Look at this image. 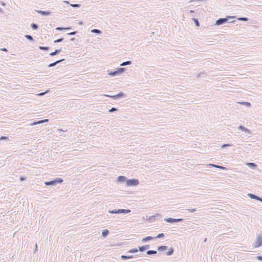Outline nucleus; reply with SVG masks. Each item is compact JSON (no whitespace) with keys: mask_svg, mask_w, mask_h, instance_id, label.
Here are the masks:
<instances>
[{"mask_svg":"<svg viewBox=\"0 0 262 262\" xmlns=\"http://www.w3.org/2000/svg\"><path fill=\"white\" fill-rule=\"evenodd\" d=\"M25 180H26V177H25L21 176V177L19 178V180H20V181H21V182H23V181H25Z\"/></svg>","mask_w":262,"mask_h":262,"instance_id":"nucleus-44","label":"nucleus"},{"mask_svg":"<svg viewBox=\"0 0 262 262\" xmlns=\"http://www.w3.org/2000/svg\"><path fill=\"white\" fill-rule=\"evenodd\" d=\"M31 27L32 29L34 30H37L38 28V25L35 23H32L31 24Z\"/></svg>","mask_w":262,"mask_h":262,"instance_id":"nucleus-29","label":"nucleus"},{"mask_svg":"<svg viewBox=\"0 0 262 262\" xmlns=\"http://www.w3.org/2000/svg\"><path fill=\"white\" fill-rule=\"evenodd\" d=\"M126 70V69L124 68H119L116 69V70L114 71H111L108 73V75L112 77L116 76L119 75L122 73H123Z\"/></svg>","mask_w":262,"mask_h":262,"instance_id":"nucleus-3","label":"nucleus"},{"mask_svg":"<svg viewBox=\"0 0 262 262\" xmlns=\"http://www.w3.org/2000/svg\"><path fill=\"white\" fill-rule=\"evenodd\" d=\"M207 241V238H205L204 239V242H206Z\"/></svg>","mask_w":262,"mask_h":262,"instance_id":"nucleus-58","label":"nucleus"},{"mask_svg":"<svg viewBox=\"0 0 262 262\" xmlns=\"http://www.w3.org/2000/svg\"><path fill=\"white\" fill-rule=\"evenodd\" d=\"M192 19L194 22L195 25L196 27L200 26V23L198 18H192Z\"/></svg>","mask_w":262,"mask_h":262,"instance_id":"nucleus-28","label":"nucleus"},{"mask_svg":"<svg viewBox=\"0 0 262 262\" xmlns=\"http://www.w3.org/2000/svg\"><path fill=\"white\" fill-rule=\"evenodd\" d=\"M63 180L60 178H57L53 180L50 181H45V184L46 186H53L56 185L57 184H61Z\"/></svg>","mask_w":262,"mask_h":262,"instance_id":"nucleus-2","label":"nucleus"},{"mask_svg":"<svg viewBox=\"0 0 262 262\" xmlns=\"http://www.w3.org/2000/svg\"><path fill=\"white\" fill-rule=\"evenodd\" d=\"M173 252H174L173 248L172 247H170V248H169L168 251L166 252V254L168 256H170V255H172L173 254Z\"/></svg>","mask_w":262,"mask_h":262,"instance_id":"nucleus-21","label":"nucleus"},{"mask_svg":"<svg viewBox=\"0 0 262 262\" xmlns=\"http://www.w3.org/2000/svg\"><path fill=\"white\" fill-rule=\"evenodd\" d=\"M139 250V248L137 249V248H134L133 249H132L127 251V253H137Z\"/></svg>","mask_w":262,"mask_h":262,"instance_id":"nucleus-25","label":"nucleus"},{"mask_svg":"<svg viewBox=\"0 0 262 262\" xmlns=\"http://www.w3.org/2000/svg\"><path fill=\"white\" fill-rule=\"evenodd\" d=\"M164 221L169 223H176V219L172 218V217H168L164 219Z\"/></svg>","mask_w":262,"mask_h":262,"instance_id":"nucleus-15","label":"nucleus"},{"mask_svg":"<svg viewBox=\"0 0 262 262\" xmlns=\"http://www.w3.org/2000/svg\"><path fill=\"white\" fill-rule=\"evenodd\" d=\"M38 48L40 50H43V51H48L50 49V47H49L39 46Z\"/></svg>","mask_w":262,"mask_h":262,"instance_id":"nucleus-27","label":"nucleus"},{"mask_svg":"<svg viewBox=\"0 0 262 262\" xmlns=\"http://www.w3.org/2000/svg\"><path fill=\"white\" fill-rule=\"evenodd\" d=\"M194 13V11L193 10H189L188 12V13Z\"/></svg>","mask_w":262,"mask_h":262,"instance_id":"nucleus-53","label":"nucleus"},{"mask_svg":"<svg viewBox=\"0 0 262 262\" xmlns=\"http://www.w3.org/2000/svg\"><path fill=\"white\" fill-rule=\"evenodd\" d=\"M82 24H83V21H80V22L79 23V25H82Z\"/></svg>","mask_w":262,"mask_h":262,"instance_id":"nucleus-57","label":"nucleus"},{"mask_svg":"<svg viewBox=\"0 0 262 262\" xmlns=\"http://www.w3.org/2000/svg\"><path fill=\"white\" fill-rule=\"evenodd\" d=\"M232 145V144H223L221 147L222 148H225L226 147H228V146H231Z\"/></svg>","mask_w":262,"mask_h":262,"instance_id":"nucleus-39","label":"nucleus"},{"mask_svg":"<svg viewBox=\"0 0 262 262\" xmlns=\"http://www.w3.org/2000/svg\"><path fill=\"white\" fill-rule=\"evenodd\" d=\"M43 121L42 120H40L36 122H34V123H32V125H36V124H40L41 123H43Z\"/></svg>","mask_w":262,"mask_h":262,"instance_id":"nucleus-32","label":"nucleus"},{"mask_svg":"<svg viewBox=\"0 0 262 262\" xmlns=\"http://www.w3.org/2000/svg\"><path fill=\"white\" fill-rule=\"evenodd\" d=\"M154 238V237L150 236H146L142 238V242L143 243H145V242H148L149 241H151V239H153Z\"/></svg>","mask_w":262,"mask_h":262,"instance_id":"nucleus-19","label":"nucleus"},{"mask_svg":"<svg viewBox=\"0 0 262 262\" xmlns=\"http://www.w3.org/2000/svg\"><path fill=\"white\" fill-rule=\"evenodd\" d=\"M64 40V38L63 37H61V38H60L57 40H55L54 41V43H58V42H60L61 41H62L63 40Z\"/></svg>","mask_w":262,"mask_h":262,"instance_id":"nucleus-33","label":"nucleus"},{"mask_svg":"<svg viewBox=\"0 0 262 262\" xmlns=\"http://www.w3.org/2000/svg\"><path fill=\"white\" fill-rule=\"evenodd\" d=\"M183 221V219H176V223H179L182 222Z\"/></svg>","mask_w":262,"mask_h":262,"instance_id":"nucleus-47","label":"nucleus"},{"mask_svg":"<svg viewBox=\"0 0 262 262\" xmlns=\"http://www.w3.org/2000/svg\"><path fill=\"white\" fill-rule=\"evenodd\" d=\"M0 11H1V8H0Z\"/></svg>","mask_w":262,"mask_h":262,"instance_id":"nucleus-59","label":"nucleus"},{"mask_svg":"<svg viewBox=\"0 0 262 262\" xmlns=\"http://www.w3.org/2000/svg\"><path fill=\"white\" fill-rule=\"evenodd\" d=\"M1 50L5 51V52H7L8 51V50L6 48L1 49Z\"/></svg>","mask_w":262,"mask_h":262,"instance_id":"nucleus-51","label":"nucleus"},{"mask_svg":"<svg viewBox=\"0 0 262 262\" xmlns=\"http://www.w3.org/2000/svg\"><path fill=\"white\" fill-rule=\"evenodd\" d=\"M164 236V234L162 233H159L158 234V235L156 237V238H162Z\"/></svg>","mask_w":262,"mask_h":262,"instance_id":"nucleus-38","label":"nucleus"},{"mask_svg":"<svg viewBox=\"0 0 262 262\" xmlns=\"http://www.w3.org/2000/svg\"><path fill=\"white\" fill-rule=\"evenodd\" d=\"M239 103L241 104L244 105L247 107H249L251 106V103L250 102H239Z\"/></svg>","mask_w":262,"mask_h":262,"instance_id":"nucleus-26","label":"nucleus"},{"mask_svg":"<svg viewBox=\"0 0 262 262\" xmlns=\"http://www.w3.org/2000/svg\"><path fill=\"white\" fill-rule=\"evenodd\" d=\"M0 3H1V5L3 6H6V4L4 2H3V1H1Z\"/></svg>","mask_w":262,"mask_h":262,"instance_id":"nucleus-50","label":"nucleus"},{"mask_svg":"<svg viewBox=\"0 0 262 262\" xmlns=\"http://www.w3.org/2000/svg\"><path fill=\"white\" fill-rule=\"evenodd\" d=\"M217 165H215V164H209V166L210 167H215V168H216V167H217Z\"/></svg>","mask_w":262,"mask_h":262,"instance_id":"nucleus-46","label":"nucleus"},{"mask_svg":"<svg viewBox=\"0 0 262 262\" xmlns=\"http://www.w3.org/2000/svg\"><path fill=\"white\" fill-rule=\"evenodd\" d=\"M91 32L95 33L96 34H100L101 33V31L100 30L97 29H94L91 30Z\"/></svg>","mask_w":262,"mask_h":262,"instance_id":"nucleus-31","label":"nucleus"},{"mask_svg":"<svg viewBox=\"0 0 262 262\" xmlns=\"http://www.w3.org/2000/svg\"><path fill=\"white\" fill-rule=\"evenodd\" d=\"M138 248H139V250L140 252H144L145 250L148 249L150 248V246L149 245H144V246H139Z\"/></svg>","mask_w":262,"mask_h":262,"instance_id":"nucleus-13","label":"nucleus"},{"mask_svg":"<svg viewBox=\"0 0 262 262\" xmlns=\"http://www.w3.org/2000/svg\"><path fill=\"white\" fill-rule=\"evenodd\" d=\"M9 137L7 136H2L0 138V140H8Z\"/></svg>","mask_w":262,"mask_h":262,"instance_id":"nucleus-35","label":"nucleus"},{"mask_svg":"<svg viewBox=\"0 0 262 262\" xmlns=\"http://www.w3.org/2000/svg\"><path fill=\"white\" fill-rule=\"evenodd\" d=\"M109 234V231L107 229H104L102 231V236L105 238Z\"/></svg>","mask_w":262,"mask_h":262,"instance_id":"nucleus-22","label":"nucleus"},{"mask_svg":"<svg viewBox=\"0 0 262 262\" xmlns=\"http://www.w3.org/2000/svg\"><path fill=\"white\" fill-rule=\"evenodd\" d=\"M262 246V234H259L256 237V241L255 243L254 247L258 248Z\"/></svg>","mask_w":262,"mask_h":262,"instance_id":"nucleus-6","label":"nucleus"},{"mask_svg":"<svg viewBox=\"0 0 262 262\" xmlns=\"http://www.w3.org/2000/svg\"><path fill=\"white\" fill-rule=\"evenodd\" d=\"M49 90H47V91H46L45 92H42V93H40L38 94L39 96H43L45 94H47V93L49 92Z\"/></svg>","mask_w":262,"mask_h":262,"instance_id":"nucleus-43","label":"nucleus"},{"mask_svg":"<svg viewBox=\"0 0 262 262\" xmlns=\"http://www.w3.org/2000/svg\"><path fill=\"white\" fill-rule=\"evenodd\" d=\"M36 12L37 13L40 14L43 16H49L51 13V12L50 11L37 10Z\"/></svg>","mask_w":262,"mask_h":262,"instance_id":"nucleus-11","label":"nucleus"},{"mask_svg":"<svg viewBox=\"0 0 262 262\" xmlns=\"http://www.w3.org/2000/svg\"><path fill=\"white\" fill-rule=\"evenodd\" d=\"M246 165L251 169H255L257 167V165L254 163L248 162L246 163Z\"/></svg>","mask_w":262,"mask_h":262,"instance_id":"nucleus-14","label":"nucleus"},{"mask_svg":"<svg viewBox=\"0 0 262 262\" xmlns=\"http://www.w3.org/2000/svg\"><path fill=\"white\" fill-rule=\"evenodd\" d=\"M248 196L251 199H254L255 200L259 201L261 202H262V198L261 197H259L255 194H254L253 193H248Z\"/></svg>","mask_w":262,"mask_h":262,"instance_id":"nucleus-8","label":"nucleus"},{"mask_svg":"<svg viewBox=\"0 0 262 262\" xmlns=\"http://www.w3.org/2000/svg\"><path fill=\"white\" fill-rule=\"evenodd\" d=\"M61 52V49H56L55 51L51 52L50 53V55L51 56H54L55 55L59 54Z\"/></svg>","mask_w":262,"mask_h":262,"instance_id":"nucleus-17","label":"nucleus"},{"mask_svg":"<svg viewBox=\"0 0 262 262\" xmlns=\"http://www.w3.org/2000/svg\"><path fill=\"white\" fill-rule=\"evenodd\" d=\"M105 96H106V97H109V98H111V96L112 95H106Z\"/></svg>","mask_w":262,"mask_h":262,"instance_id":"nucleus-56","label":"nucleus"},{"mask_svg":"<svg viewBox=\"0 0 262 262\" xmlns=\"http://www.w3.org/2000/svg\"><path fill=\"white\" fill-rule=\"evenodd\" d=\"M238 129L242 132L248 133L249 134L251 133V131L248 128L245 127L243 125H239L238 127Z\"/></svg>","mask_w":262,"mask_h":262,"instance_id":"nucleus-12","label":"nucleus"},{"mask_svg":"<svg viewBox=\"0 0 262 262\" xmlns=\"http://www.w3.org/2000/svg\"><path fill=\"white\" fill-rule=\"evenodd\" d=\"M146 253L147 255H155L157 253V251L156 250H148L146 252Z\"/></svg>","mask_w":262,"mask_h":262,"instance_id":"nucleus-23","label":"nucleus"},{"mask_svg":"<svg viewBox=\"0 0 262 262\" xmlns=\"http://www.w3.org/2000/svg\"><path fill=\"white\" fill-rule=\"evenodd\" d=\"M132 61L128 60V61L122 62L120 64V66L123 67V66H127V65H130L132 64Z\"/></svg>","mask_w":262,"mask_h":262,"instance_id":"nucleus-24","label":"nucleus"},{"mask_svg":"<svg viewBox=\"0 0 262 262\" xmlns=\"http://www.w3.org/2000/svg\"><path fill=\"white\" fill-rule=\"evenodd\" d=\"M130 210L128 209H113V210H110L108 211V212L112 214H120V213H128L130 212Z\"/></svg>","mask_w":262,"mask_h":262,"instance_id":"nucleus-4","label":"nucleus"},{"mask_svg":"<svg viewBox=\"0 0 262 262\" xmlns=\"http://www.w3.org/2000/svg\"><path fill=\"white\" fill-rule=\"evenodd\" d=\"M42 120L43 121V123L47 122L49 121V120L47 119H43Z\"/></svg>","mask_w":262,"mask_h":262,"instance_id":"nucleus-54","label":"nucleus"},{"mask_svg":"<svg viewBox=\"0 0 262 262\" xmlns=\"http://www.w3.org/2000/svg\"><path fill=\"white\" fill-rule=\"evenodd\" d=\"M77 33V31H73L72 32H70L67 34V35H76Z\"/></svg>","mask_w":262,"mask_h":262,"instance_id":"nucleus-37","label":"nucleus"},{"mask_svg":"<svg viewBox=\"0 0 262 262\" xmlns=\"http://www.w3.org/2000/svg\"><path fill=\"white\" fill-rule=\"evenodd\" d=\"M64 59H62L58 60H57L53 63H51L48 65V67H53L57 65L58 63H60V62L63 61Z\"/></svg>","mask_w":262,"mask_h":262,"instance_id":"nucleus-16","label":"nucleus"},{"mask_svg":"<svg viewBox=\"0 0 262 262\" xmlns=\"http://www.w3.org/2000/svg\"><path fill=\"white\" fill-rule=\"evenodd\" d=\"M187 210L189 211L190 212H194L196 211V208L193 209H187Z\"/></svg>","mask_w":262,"mask_h":262,"instance_id":"nucleus-45","label":"nucleus"},{"mask_svg":"<svg viewBox=\"0 0 262 262\" xmlns=\"http://www.w3.org/2000/svg\"><path fill=\"white\" fill-rule=\"evenodd\" d=\"M118 111V108H116V107H112L111 109H110L108 110V112L110 113H113V112H116V111Z\"/></svg>","mask_w":262,"mask_h":262,"instance_id":"nucleus-34","label":"nucleus"},{"mask_svg":"<svg viewBox=\"0 0 262 262\" xmlns=\"http://www.w3.org/2000/svg\"><path fill=\"white\" fill-rule=\"evenodd\" d=\"M238 19L239 20H242V21H247L248 20V18L247 17H239L238 18Z\"/></svg>","mask_w":262,"mask_h":262,"instance_id":"nucleus-36","label":"nucleus"},{"mask_svg":"<svg viewBox=\"0 0 262 262\" xmlns=\"http://www.w3.org/2000/svg\"><path fill=\"white\" fill-rule=\"evenodd\" d=\"M71 6L73 8H79L80 7L79 4H72Z\"/></svg>","mask_w":262,"mask_h":262,"instance_id":"nucleus-42","label":"nucleus"},{"mask_svg":"<svg viewBox=\"0 0 262 262\" xmlns=\"http://www.w3.org/2000/svg\"><path fill=\"white\" fill-rule=\"evenodd\" d=\"M56 30L58 31H63L64 30V28L61 27H58L56 28Z\"/></svg>","mask_w":262,"mask_h":262,"instance_id":"nucleus-41","label":"nucleus"},{"mask_svg":"<svg viewBox=\"0 0 262 262\" xmlns=\"http://www.w3.org/2000/svg\"><path fill=\"white\" fill-rule=\"evenodd\" d=\"M134 257V256L133 255H122L121 256V258L123 260H127L128 259H131V258H133Z\"/></svg>","mask_w":262,"mask_h":262,"instance_id":"nucleus-20","label":"nucleus"},{"mask_svg":"<svg viewBox=\"0 0 262 262\" xmlns=\"http://www.w3.org/2000/svg\"><path fill=\"white\" fill-rule=\"evenodd\" d=\"M162 215L161 214L158 213L154 215L150 216L148 219V222L149 223L153 222L155 220H156L157 219H158V217H161Z\"/></svg>","mask_w":262,"mask_h":262,"instance_id":"nucleus-9","label":"nucleus"},{"mask_svg":"<svg viewBox=\"0 0 262 262\" xmlns=\"http://www.w3.org/2000/svg\"><path fill=\"white\" fill-rule=\"evenodd\" d=\"M139 184V181L138 179L133 178L127 179L126 183L127 186H136Z\"/></svg>","mask_w":262,"mask_h":262,"instance_id":"nucleus-5","label":"nucleus"},{"mask_svg":"<svg viewBox=\"0 0 262 262\" xmlns=\"http://www.w3.org/2000/svg\"><path fill=\"white\" fill-rule=\"evenodd\" d=\"M71 29H72L71 27H65L64 28V30H71Z\"/></svg>","mask_w":262,"mask_h":262,"instance_id":"nucleus-49","label":"nucleus"},{"mask_svg":"<svg viewBox=\"0 0 262 262\" xmlns=\"http://www.w3.org/2000/svg\"><path fill=\"white\" fill-rule=\"evenodd\" d=\"M257 259L260 261H262V256L259 255L257 256Z\"/></svg>","mask_w":262,"mask_h":262,"instance_id":"nucleus-48","label":"nucleus"},{"mask_svg":"<svg viewBox=\"0 0 262 262\" xmlns=\"http://www.w3.org/2000/svg\"><path fill=\"white\" fill-rule=\"evenodd\" d=\"M25 37L30 41H34L33 38L30 35H28V34L25 35Z\"/></svg>","mask_w":262,"mask_h":262,"instance_id":"nucleus-30","label":"nucleus"},{"mask_svg":"<svg viewBox=\"0 0 262 262\" xmlns=\"http://www.w3.org/2000/svg\"><path fill=\"white\" fill-rule=\"evenodd\" d=\"M111 97L112 99H113L114 100H116V99H121V98L125 97L126 94H125L122 92H120L118 94L113 95V96H111Z\"/></svg>","mask_w":262,"mask_h":262,"instance_id":"nucleus-7","label":"nucleus"},{"mask_svg":"<svg viewBox=\"0 0 262 262\" xmlns=\"http://www.w3.org/2000/svg\"><path fill=\"white\" fill-rule=\"evenodd\" d=\"M236 16H227L225 18H220L217 20H216L214 25L215 26H220L224 25L229 21V18H234Z\"/></svg>","mask_w":262,"mask_h":262,"instance_id":"nucleus-1","label":"nucleus"},{"mask_svg":"<svg viewBox=\"0 0 262 262\" xmlns=\"http://www.w3.org/2000/svg\"><path fill=\"white\" fill-rule=\"evenodd\" d=\"M168 249V247L166 246H158L157 250L160 252H163L166 250Z\"/></svg>","mask_w":262,"mask_h":262,"instance_id":"nucleus-18","label":"nucleus"},{"mask_svg":"<svg viewBox=\"0 0 262 262\" xmlns=\"http://www.w3.org/2000/svg\"><path fill=\"white\" fill-rule=\"evenodd\" d=\"M127 178L123 176H120L117 177V181L119 183H126Z\"/></svg>","mask_w":262,"mask_h":262,"instance_id":"nucleus-10","label":"nucleus"},{"mask_svg":"<svg viewBox=\"0 0 262 262\" xmlns=\"http://www.w3.org/2000/svg\"><path fill=\"white\" fill-rule=\"evenodd\" d=\"M216 168L221 169H223V170H225V169H227L226 167L222 166H220V165H217V167Z\"/></svg>","mask_w":262,"mask_h":262,"instance_id":"nucleus-40","label":"nucleus"},{"mask_svg":"<svg viewBox=\"0 0 262 262\" xmlns=\"http://www.w3.org/2000/svg\"><path fill=\"white\" fill-rule=\"evenodd\" d=\"M75 40V37H72L71 38H70V40L71 41H74Z\"/></svg>","mask_w":262,"mask_h":262,"instance_id":"nucleus-55","label":"nucleus"},{"mask_svg":"<svg viewBox=\"0 0 262 262\" xmlns=\"http://www.w3.org/2000/svg\"><path fill=\"white\" fill-rule=\"evenodd\" d=\"M232 19L233 18H230V19L229 18V21L228 22H229V23H233V22H234V20H232Z\"/></svg>","mask_w":262,"mask_h":262,"instance_id":"nucleus-52","label":"nucleus"}]
</instances>
